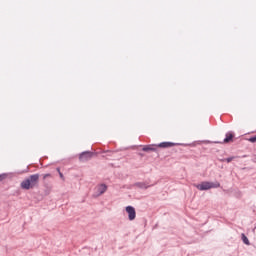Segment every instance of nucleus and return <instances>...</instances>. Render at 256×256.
I'll list each match as a JSON object with an SVG mask.
<instances>
[{
	"instance_id": "obj_1",
	"label": "nucleus",
	"mask_w": 256,
	"mask_h": 256,
	"mask_svg": "<svg viewBox=\"0 0 256 256\" xmlns=\"http://www.w3.org/2000/svg\"><path fill=\"white\" fill-rule=\"evenodd\" d=\"M39 184V174H33L27 179L23 180L20 184L22 189H26L27 191L29 189H33V187H37Z\"/></svg>"
},
{
	"instance_id": "obj_2",
	"label": "nucleus",
	"mask_w": 256,
	"mask_h": 256,
	"mask_svg": "<svg viewBox=\"0 0 256 256\" xmlns=\"http://www.w3.org/2000/svg\"><path fill=\"white\" fill-rule=\"evenodd\" d=\"M194 187L198 189V191H209V189H217L218 187H221V184L219 182H207L204 181L200 184H195Z\"/></svg>"
},
{
	"instance_id": "obj_6",
	"label": "nucleus",
	"mask_w": 256,
	"mask_h": 256,
	"mask_svg": "<svg viewBox=\"0 0 256 256\" xmlns=\"http://www.w3.org/2000/svg\"><path fill=\"white\" fill-rule=\"evenodd\" d=\"M95 189H96L98 195H103V193H105V191H107V185L100 184Z\"/></svg>"
},
{
	"instance_id": "obj_15",
	"label": "nucleus",
	"mask_w": 256,
	"mask_h": 256,
	"mask_svg": "<svg viewBox=\"0 0 256 256\" xmlns=\"http://www.w3.org/2000/svg\"><path fill=\"white\" fill-rule=\"evenodd\" d=\"M57 172H58V173H61V169H60V168H57Z\"/></svg>"
},
{
	"instance_id": "obj_3",
	"label": "nucleus",
	"mask_w": 256,
	"mask_h": 256,
	"mask_svg": "<svg viewBox=\"0 0 256 256\" xmlns=\"http://www.w3.org/2000/svg\"><path fill=\"white\" fill-rule=\"evenodd\" d=\"M126 213H128L129 221H135V217H137V212L135 211L133 206H127Z\"/></svg>"
},
{
	"instance_id": "obj_11",
	"label": "nucleus",
	"mask_w": 256,
	"mask_h": 256,
	"mask_svg": "<svg viewBox=\"0 0 256 256\" xmlns=\"http://www.w3.org/2000/svg\"><path fill=\"white\" fill-rule=\"evenodd\" d=\"M233 159H235V157L226 158L224 161H226V163H231V161H233Z\"/></svg>"
},
{
	"instance_id": "obj_9",
	"label": "nucleus",
	"mask_w": 256,
	"mask_h": 256,
	"mask_svg": "<svg viewBox=\"0 0 256 256\" xmlns=\"http://www.w3.org/2000/svg\"><path fill=\"white\" fill-rule=\"evenodd\" d=\"M143 151H155V148L153 146H144Z\"/></svg>"
},
{
	"instance_id": "obj_12",
	"label": "nucleus",
	"mask_w": 256,
	"mask_h": 256,
	"mask_svg": "<svg viewBox=\"0 0 256 256\" xmlns=\"http://www.w3.org/2000/svg\"><path fill=\"white\" fill-rule=\"evenodd\" d=\"M4 179H7V174L0 175V181H3Z\"/></svg>"
},
{
	"instance_id": "obj_13",
	"label": "nucleus",
	"mask_w": 256,
	"mask_h": 256,
	"mask_svg": "<svg viewBox=\"0 0 256 256\" xmlns=\"http://www.w3.org/2000/svg\"><path fill=\"white\" fill-rule=\"evenodd\" d=\"M60 178L62 179V181H65V176H63V173L59 172Z\"/></svg>"
},
{
	"instance_id": "obj_4",
	"label": "nucleus",
	"mask_w": 256,
	"mask_h": 256,
	"mask_svg": "<svg viewBox=\"0 0 256 256\" xmlns=\"http://www.w3.org/2000/svg\"><path fill=\"white\" fill-rule=\"evenodd\" d=\"M91 157H93L92 152H83L82 154H80L79 160L82 162H85V161H89V159H91Z\"/></svg>"
},
{
	"instance_id": "obj_8",
	"label": "nucleus",
	"mask_w": 256,
	"mask_h": 256,
	"mask_svg": "<svg viewBox=\"0 0 256 256\" xmlns=\"http://www.w3.org/2000/svg\"><path fill=\"white\" fill-rule=\"evenodd\" d=\"M242 241L245 245H250L249 238L245 234H242Z\"/></svg>"
},
{
	"instance_id": "obj_14",
	"label": "nucleus",
	"mask_w": 256,
	"mask_h": 256,
	"mask_svg": "<svg viewBox=\"0 0 256 256\" xmlns=\"http://www.w3.org/2000/svg\"><path fill=\"white\" fill-rule=\"evenodd\" d=\"M47 177H51V174H45V175L43 176V179H47Z\"/></svg>"
},
{
	"instance_id": "obj_5",
	"label": "nucleus",
	"mask_w": 256,
	"mask_h": 256,
	"mask_svg": "<svg viewBox=\"0 0 256 256\" xmlns=\"http://www.w3.org/2000/svg\"><path fill=\"white\" fill-rule=\"evenodd\" d=\"M158 147L161 149H169L170 147H175V143L173 142H161L158 144Z\"/></svg>"
},
{
	"instance_id": "obj_7",
	"label": "nucleus",
	"mask_w": 256,
	"mask_h": 256,
	"mask_svg": "<svg viewBox=\"0 0 256 256\" xmlns=\"http://www.w3.org/2000/svg\"><path fill=\"white\" fill-rule=\"evenodd\" d=\"M233 137H235V135H233L231 132H228L226 134V138L224 139V143H231V141H233Z\"/></svg>"
},
{
	"instance_id": "obj_10",
	"label": "nucleus",
	"mask_w": 256,
	"mask_h": 256,
	"mask_svg": "<svg viewBox=\"0 0 256 256\" xmlns=\"http://www.w3.org/2000/svg\"><path fill=\"white\" fill-rule=\"evenodd\" d=\"M248 141H249L250 143H256V136L250 137V138L248 139Z\"/></svg>"
}]
</instances>
